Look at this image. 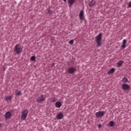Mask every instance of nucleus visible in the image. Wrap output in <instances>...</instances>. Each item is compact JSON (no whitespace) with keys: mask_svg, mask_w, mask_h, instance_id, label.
<instances>
[{"mask_svg":"<svg viewBox=\"0 0 131 131\" xmlns=\"http://www.w3.org/2000/svg\"><path fill=\"white\" fill-rule=\"evenodd\" d=\"M79 17L80 20H82L83 19V17H84V13L83 11H81L79 14Z\"/></svg>","mask_w":131,"mask_h":131,"instance_id":"obj_11","label":"nucleus"},{"mask_svg":"<svg viewBox=\"0 0 131 131\" xmlns=\"http://www.w3.org/2000/svg\"><path fill=\"white\" fill-rule=\"evenodd\" d=\"M76 71V69L73 67H70L68 69V72L69 73V74H73V73H74Z\"/></svg>","mask_w":131,"mask_h":131,"instance_id":"obj_7","label":"nucleus"},{"mask_svg":"<svg viewBox=\"0 0 131 131\" xmlns=\"http://www.w3.org/2000/svg\"><path fill=\"white\" fill-rule=\"evenodd\" d=\"M51 101L53 102V103H55V102L57 101V98H56V97H53Z\"/></svg>","mask_w":131,"mask_h":131,"instance_id":"obj_22","label":"nucleus"},{"mask_svg":"<svg viewBox=\"0 0 131 131\" xmlns=\"http://www.w3.org/2000/svg\"><path fill=\"white\" fill-rule=\"evenodd\" d=\"M56 117H57V119H62L63 117V114L62 113H59L57 115Z\"/></svg>","mask_w":131,"mask_h":131,"instance_id":"obj_17","label":"nucleus"},{"mask_svg":"<svg viewBox=\"0 0 131 131\" xmlns=\"http://www.w3.org/2000/svg\"><path fill=\"white\" fill-rule=\"evenodd\" d=\"M96 5V1L92 0L91 2L89 3V7H93Z\"/></svg>","mask_w":131,"mask_h":131,"instance_id":"obj_16","label":"nucleus"},{"mask_svg":"<svg viewBox=\"0 0 131 131\" xmlns=\"http://www.w3.org/2000/svg\"><path fill=\"white\" fill-rule=\"evenodd\" d=\"M114 72H115V69L112 68L107 72V74H112V73H114Z\"/></svg>","mask_w":131,"mask_h":131,"instance_id":"obj_18","label":"nucleus"},{"mask_svg":"<svg viewBox=\"0 0 131 131\" xmlns=\"http://www.w3.org/2000/svg\"><path fill=\"white\" fill-rule=\"evenodd\" d=\"M122 81L123 84H126L127 82H128V79L126 78V77H124L122 79Z\"/></svg>","mask_w":131,"mask_h":131,"instance_id":"obj_14","label":"nucleus"},{"mask_svg":"<svg viewBox=\"0 0 131 131\" xmlns=\"http://www.w3.org/2000/svg\"><path fill=\"white\" fill-rule=\"evenodd\" d=\"M121 87L123 91H130V85L127 84H122Z\"/></svg>","mask_w":131,"mask_h":131,"instance_id":"obj_5","label":"nucleus"},{"mask_svg":"<svg viewBox=\"0 0 131 131\" xmlns=\"http://www.w3.org/2000/svg\"><path fill=\"white\" fill-rule=\"evenodd\" d=\"M2 127V124H0V128Z\"/></svg>","mask_w":131,"mask_h":131,"instance_id":"obj_28","label":"nucleus"},{"mask_svg":"<svg viewBox=\"0 0 131 131\" xmlns=\"http://www.w3.org/2000/svg\"><path fill=\"white\" fill-rule=\"evenodd\" d=\"M64 3H66L67 0H63Z\"/></svg>","mask_w":131,"mask_h":131,"instance_id":"obj_27","label":"nucleus"},{"mask_svg":"<svg viewBox=\"0 0 131 131\" xmlns=\"http://www.w3.org/2000/svg\"><path fill=\"white\" fill-rule=\"evenodd\" d=\"M45 100H46V98L43 97V95H41L40 96L38 97L37 99H36V101L38 103H42Z\"/></svg>","mask_w":131,"mask_h":131,"instance_id":"obj_6","label":"nucleus"},{"mask_svg":"<svg viewBox=\"0 0 131 131\" xmlns=\"http://www.w3.org/2000/svg\"><path fill=\"white\" fill-rule=\"evenodd\" d=\"M98 128H101V127H102V124H99L98 125Z\"/></svg>","mask_w":131,"mask_h":131,"instance_id":"obj_26","label":"nucleus"},{"mask_svg":"<svg viewBox=\"0 0 131 131\" xmlns=\"http://www.w3.org/2000/svg\"><path fill=\"white\" fill-rule=\"evenodd\" d=\"M12 99H13V96H7L5 97V100H6V101H11L12 100Z\"/></svg>","mask_w":131,"mask_h":131,"instance_id":"obj_15","label":"nucleus"},{"mask_svg":"<svg viewBox=\"0 0 131 131\" xmlns=\"http://www.w3.org/2000/svg\"><path fill=\"white\" fill-rule=\"evenodd\" d=\"M102 33H100L96 37V42L97 43V47L98 48H101V46H102Z\"/></svg>","mask_w":131,"mask_h":131,"instance_id":"obj_1","label":"nucleus"},{"mask_svg":"<svg viewBox=\"0 0 131 131\" xmlns=\"http://www.w3.org/2000/svg\"><path fill=\"white\" fill-rule=\"evenodd\" d=\"M47 11H48V14H52V11H51L50 9H49V8L48 9Z\"/></svg>","mask_w":131,"mask_h":131,"instance_id":"obj_24","label":"nucleus"},{"mask_svg":"<svg viewBox=\"0 0 131 131\" xmlns=\"http://www.w3.org/2000/svg\"><path fill=\"white\" fill-rule=\"evenodd\" d=\"M55 106L56 108H61L62 106V103L60 101H57L55 103Z\"/></svg>","mask_w":131,"mask_h":131,"instance_id":"obj_10","label":"nucleus"},{"mask_svg":"<svg viewBox=\"0 0 131 131\" xmlns=\"http://www.w3.org/2000/svg\"><path fill=\"white\" fill-rule=\"evenodd\" d=\"M128 8H131V2L128 3Z\"/></svg>","mask_w":131,"mask_h":131,"instance_id":"obj_25","label":"nucleus"},{"mask_svg":"<svg viewBox=\"0 0 131 131\" xmlns=\"http://www.w3.org/2000/svg\"><path fill=\"white\" fill-rule=\"evenodd\" d=\"M35 56H31V58H30V60L31 61H34V62H35Z\"/></svg>","mask_w":131,"mask_h":131,"instance_id":"obj_21","label":"nucleus"},{"mask_svg":"<svg viewBox=\"0 0 131 131\" xmlns=\"http://www.w3.org/2000/svg\"><path fill=\"white\" fill-rule=\"evenodd\" d=\"M75 3V0H68L69 7H72L73 4Z\"/></svg>","mask_w":131,"mask_h":131,"instance_id":"obj_13","label":"nucleus"},{"mask_svg":"<svg viewBox=\"0 0 131 131\" xmlns=\"http://www.w3.org/2000/svg\"><path fill=\"white\" fill-rule=\"evenodd\" d=\"M27 115H28V111H27V110H24L21 112V120H26L27 117Z\"/></svg>","mask_w":131,"mask_h":131,"instance_id":"obj_2","label":"nucleus"},{"mask_svg":"<svg viewBox=\"0 0 131 131\" xmlns=\"http://www.w3.org/2000/svg\"><path fill=\"white\" fill-rule=\"evenodd\" d=\"M126 42H127L126 39H123L122 41V45L121 46V48H122L123 49H125V48H126V46H125V45H126Z\"/></svg>","mask_w":131,"mask_h":131,"instance_id":"obj_12","label":"nucleus"},{"mask_svg":"<svg viewBox=\"0 0 131 131\" xmlns=\"http://www.w3.org/2000/svg\"><path fill=\"white\" fill-rule=\"evenodd\" d=\"M74 42V40L73 39L70 40L69 42L70 45H73Z\"/></svg>","mask_w":131,"mask_h":131,"instance_id":"obj_23","label":"nucleus"},{"mask_svg":"<svg viewBox=\"0 0 131 131\" xmlns=\"http://www.w3.org/2000/svg\"><path fill=\"white\" fill-rule=\"evenodd\" d=\"M5 116L6 119H9L12 117V114L10 112H7L6 113Z\"/></svg>","mask_w":131,"mask_h":131,"instance_id":"obj_9","label":"nucleus"},{"mask_svg":"<svg viewBox=\"0 0 131 131\" xmlns=\"http://www.w3.org/2000/svg\"><path fill=\"white\" fill-rule=\"evenodd\" d=\"M117 64L118 65V67H121V66H122V64H123V61H122V60H120L118 62Z\"/></svg>","mask_w":131,"mask_h":131,"instance_id":"obj_19","label":"nucleus"},{"mask_svg":"<svg viewBox=\"0 0 131 131\" xmlns=\"http://www.w3.org/2000/svg\"><path fill=\"white\" fill-rule=\"evenodd\" d=\"M104 115H105V112L104 111H99L95 113L96 118H102Z\"/></svg>","mask_w":131,"mask_h":131,"instance_id":"obj_4","label":"nucleus"},{"mask_svg":"<svg viewBox=\"0 0 131 131\" xmlns=\"http://www.w3.org/2000/svg\"><path fill=\"white\" fill-rule=\"evenodd\" d=\"M22 50H23V49L20 47V45L19 44H17L14 47V51L16 52V53L17 54H20V53H22Z\"/></svg>","mask_w":131,"mask_h":131,"instance_id":"obj_3","label":"nucleus"},{"mask_svg":"<svg viewBox=\"0 0 131 131\" xmlns=\"http://www.w3.org/2000/svg\"><path fill=\"white\" fill-rule=\"evenodd\" d=\"M116 124V122L113 121H110L108 122V124H107V126H110V127H113V126H115Z\"/></svg>","mask_w":131,"mask_h":131,"instance_id":"obj_8","label":"nucleus"},{"mask_svg":"<svg viewBox=\"0 0 131 131\" xmlns=\"http://www.w3.org/2000/svg\"><path fill=\"white\" fill-rule=\"evenodd\" d=\"M15 95L16 96H22V93H21V91L16 90L15 91Z\"/></svg>","mask_w":131,"mask_h":131,"instance_id":"obj_20","label":"nucleus"}]
</instances>
